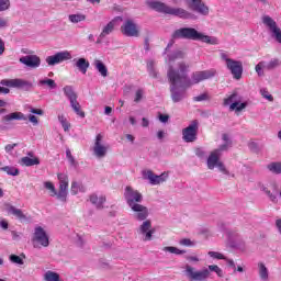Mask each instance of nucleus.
Returning <instances> with one entry per match:
<instances>
[{
	"label": "nucleus",
	"instance_id": "obj_28",
	"mask_svg": "<svg viewBox=\"0 0 281 281\" xmlns=\"http://www.w3.org/2000/svg\"><path fill=\"white\" fill-rule=\"evenodd\" d=\"M75 67H77V69H79V71H81V74L85 75V74H87V70L89 69L90 64H89V60L81 57V58L76 60Z\"/></svg>",
	"mask_w": 281,
	"mask_h": 281
},
{
	"label": "nucleus",
	"instance_id": "obj_3",
	"mask_svg": "<svg viewBox=\"0 0 281 281\" xmlns=\"http://www.w3.org/2000/svg\"><path fill=\"white\" fill-rule=\"evenodd\" d=\"M171 37L173 40L183 38L186 41H201L207 45H218V40H216V37H210V35H205L194 27L178 29L172 33Z\"/></svg>",
	"mask_w": 281,
	"mask_h": 281
},
{
	"label": "nucleus",
	"instance_id": "obj_16",
	"mask_svg": "<svg viewBox=\"0 0 281 281\" xmlns=\"http://www.w3.org/2000/svg\"><path fill=\"white\" fill-rule=\"evenodd\" d=\"M226 69H229L235 80H240L243 78V61L236 59L228 60Z\"/></svg>",
	"mask_w": 281,
	"mask_h": 281
},
{
	"label": "nucleus",
	"instance_id": "obj_18",
	"mask_svg": "<svg viewBox=\"0 0 281 281\" xmlns=\"http://www.w3.org/2000/svg\"><path fill=\"white\" fill-rule=\"evenodd\" d=\"M102 139H104V136H102V134H98L93 146V153L95 157H99V159L106 157V151L109 150L108 146L102 145Z\"/></svg>",
	"mask_w": 281,
	"mask_h": 281
},
{
	"label": "nucleus",
	"instance_id": "obj_34",
	"mask_svg": "<svg viewBox=\"0 0 281 281\" xmlns=\"http://www.w3.org/2000/svg\"><path fill=\"white\" fill-rule=\"evenodd\" d=\"M68 19L70 23H82V21H87V15L82 13L70 14Z\"/></svg>",
	"mask_w": 281,
	"mask_h": 281
},
{
	"label": "nucleus",
	"instance_id": "obj_15",
	"mask_svg": "<svg viewBox=\"0 0 281 281\" xmlns=\"http://www.w3.org/2000/svg\"><path fill=\"white\" fill-rule=\"evenodd\" d=\"M262 23L266 25V27H269L270 32H272L277 43H281V30L278 27V23H276L274 20L269 15H265L262 18Z\"/></svg>",
	"mask_w": 281,
	"mask_h": 281
},
{
	"label": "nucleus",
	"instance_id": "obj_63",
	"mask_svg": "<svg viewBox=\"0 0 281 281\" xmlns=\"http://www.w3.org/2000/svg\"><path fill=\"white\" fill-rule=\"evenodd\" d=\"M0 227L2 229H8V227H9L8 221H5V220L0 221Z\"/></svg>",
	"mask_w": 281,
	"mask_h": 281
},
{
	"label": "nucleus",
	"instance_id": "obj_7",
	"mask_svg": "<svg viewBox=\"0 0 281 281\" xmlns=\"http://www.w3.org/2000/svg\"><path fill=\"white\" fill-rule=\"evenodd\" d=\"M199 135V121L193 120L189 126L182 130V139L187 144L196 142V136Z\"/></svg>",
	"mask_w": 281,
	"mask_h": 281
},
{
	"label": "nucleus",
	"instance_id": "obj_52",
	"mask_svg": "<svg viewBox=\"0 0 281 281\" xmlns=\"http://www.w3.org/2000/svg\"><path fill=\"white\" fill-rule=\"evenodd\" d=\"M261 95L266 98V100H269V102H273V95L269 94V91L266 89L261 90Z\"/></svg>",
	"mask_w": 281,
	"mask_h": 281
},
{
	"label": "nucleus",
	"instance_id": "obj_41",
	"mask_svg": "<svg viewBox=\"0 0 281 281\" xmlns=\"http://www.w3.org/2000/svg\"><path fill=\"white\" fill-rule=\"evenodd\" d=\"M276 67H280V59H271L268 64L265 63V69L271 71V69H276Z\"/></svg>",
	"mask_w": 281,
	"mask_h": 281
},
{
	"label": "nucleus",
	"instance_id": "obj_47",
	"mask_svg": "<svg viewBox=\"0 0 281 281\" xmlns=\"http://www.w3.org/2000/svg\"><path fill=\"white\" fill-rule=\"evenodd\" d=\"M9 259L14 263V265H23V259L18 256V255H10Z\"/></svg>",
	"mask_w": 281,
	"mask_h": 281
},
{
	"label": "nucleus",
	"instance_id": "obj_43",
	"mask_svg": "<svg viewBox=\"0 0 281 281\" xmlns=\"http://www.w3.org/2000/svg\"><path fill=\"white\" fill-rule=\"evenodd\" d=\"M209 256L211 258H215V260H227V258L224 257L223 254L216 251H209Z\"/></svg>",
	"mask_w": 281,
	"mask_h": 281
},
{
	"label": "nucleus",
	"instance_id": "obj_64",
	"mask_svg": "<svg viewBox=\"0 0 281 281\" xmlns=\"http://www.w3.org/2000/svg\"><path fill=\"white\" fill-rule=\"evenodd\" d=\"M31 113H34V115H43V110H41V109H31Z\"/></svg>",
	"mask_w": 281,
	"mask_h": 281
},
{
	"label": "nucleus",
	"instance_id": "obj_21",
	"mask_svg": "<svg viewBox=\"0 0 281 281\" xmlns=\"http://www.w3.org/2000/svg\"><path fill=\"white\" fill-rule=\"evenodd\" d=\"M146 3L148 8H150L151 10H155V12H160L161 14H168V10L170 5L158 0H147Z\"/></svg>",
	"mask_w": 281,
	"mask_h": 281
},
{
	"label": "nucleus",
	"instance_id": "obj_2",
	"mask_svg": "<svg viewBox=\"0 0 281 281\" xmlns=\"http://www.w3.org/2000/svg\"><path fill=\"white\" fill-rule=\"evenodd\" d=\"M125 201L133 212H136L137 221H146L148 218V207L139 204L144 201V195L131 187L125 188Z\"/></svg>",
	"mask_w": 281,
	"mask_h": 281
},
{
	"label": "nucleus",
	"instance_id": "obj_30",
	"mask_svg": "<svg viewBox=\"0 0 281 281\" xmlns=\"http://www.w3.org/2000/svg\"><path fill=\"white\" fill-rule=\"evenodd\" d=\"M70 106L76 115L79 117H85V111H82V106L80 105V102H78V99L70 101Z\"/></svg>",
	"mask_w": 281,
	"mask_h": 281
},
{
	"label": "nucleus",
	"instance_id": "obj_11",
	"mask_svg": "<svg viewBox=\"0 0 281 281\" xmlns=\"http://www.w3.org/2000/svg\"><path fill=\"white\" fill-rule=\"evenodd\" d=\"M2 87H11L13 89H32V82L25 79H2L0 81Z\"/></svg>",
	"mask_w": 281,
	"mask_h": 281
},
{
	"label": "nucleus",
	"instance_id": "obj_37",
	"mask_svg": "<svg viewBox=\"0 0 281 281\" xmlns=\"http://www.w3.org/2000/svg\"><path fill=\"white\" fill-rule=\"evenodd\" d=\"M162 251H167L169 254H175L176 256H181L186 254V250H181L175 246H166L162 248Z\"/></svg>",
	"mask_w": 281,
	"mask_h": 281
},
{
	"label": "nucleus",
	"instance_id": "obj_25",
	"mask_svg": "<svg viewBox=\"0 0 281 281\" xmlns=\"http://www.w3.org/2000/svg\"><path fill=\"white\" fill-rule=\"evenodd\" d=\"M90 203H92V205H95L97 210H104V203H106V196L104 195L98 196V194L92 193L90 195Z\"/></svg>",
	"mask_w": 281,
	"mask_h": 281
},
{
	"label": "nucleus",
	"instance_id": "obj_6",
	"mask_svg": "<svg viewBox=\"0 0 281 281\" xmlns=\"http://www.w3.org/2000/svg\"><path fill=\"white\" fill-rule=\"evenodd\" d=\"M33 247H49V236L45 229L41 226L35 227L33 238H32Z\"/></svg>",
	"mask_w": 281,
	"mask_h": 281
},
{
	"label": "nucleus",
	"instance_id": "obj_42",
	"mask_svg": "<svg viewBox=\"0 0 281 281\" xmlns=\"http://www.w3.org/2000/svg\"><path fill=\"white\" fill-rule=\"evenodd\" d=\"M44 188H46V190H49L50 196H58V192H56V187L54 186L53 182L50 181L44 182Z\"/></svg>",
	"mask_w": 281,
	"mask_h": 281
},
{
	"label": "nucleus",
	"instance_id": "obj_40",
	"mask_svg": "<svg viewBox=\"0 0 281 281\" xmlns=\"http://www.w3.org/2000/svg\"><path fill=\"white\" fill-rule=\"evenodd\" d=\"M58 120H59L65 133H67L71 128V124L69 122H67V117H65V114L58 115Z\"/></svg>",
	"mask_w": 281,
	"mask_h": 281
},
{
	"label": "nucleus",
	"instance_id": "obj_60",
	"mask_svg": "<svg viewBox=\"0 0 281 281\" xmlns=\"http://www.w3.org/2000/svg\"><path fill=\"white\" fill-rule=\"evenodd\" d=\"M5 52V42L0 37V56H3Z\"/></svg>",
	"mask_w": 281,
	"mask_h": 281
},
{
	"label": "nucleus",
	"instance_id": "obj_51",
	"mask_svg": "<svg viewBox=\"0 0 281 281\" xmlns=\"http://www.w3.org/2000/svg\"><path fill=\"white\" fill-rule=\"evenodd\" d=\"M78 192H80V184H78V182L72 181L71 182V194L76 195L78 194Z\"/></svg>",
	"mask_w": 281,
	"mask_h": 281
},
{
	"label": "nucleus",
	"instance_id": "obj_4",
	"mask_svg": "<svg viewBox=\"0 0 281 281\" xmlns=\"http://www.w3.org/2000/svg\"><path fill=\"white\" fill-rule=\"evenodd\" d=\"M206 166L209 170H214L215 168H218L220 172L223 175H229V171L227 168H225V165L223 161H221V151L220 150H213L207 157Z\"/></svg>",
	"mask_w": 281,
	"mask_h": 281
},
{
	"label": "nucleus",
	"instance_id": "obj_1",
	"mask_svg": "<svg viewBox=\"0 0 281 281\" xmlns=\"http://www.w3.org/2000/svg\"><path fill=\"white\" fill-rule=\"evenodd\" d=\"M188 69L190 66L186 61L178 64V69L169 66L167 78L170 83V93L172 102H181L186 98V89L192 87L190 77H188Z\"/></svg>",
	"mask_w": 281,
	"mask_h": 281
},
{
	"label": "nucleus",
	"instance_id": "obj_13",
	"mask_svg": "<svg viewBox=\"0 0 281 281\" xmlns=\"http://www.w3.org/2000/svg\"><path fill=\"white\" fill-rule=\"evenodd\" d=\"M237 98H238V93L233 92L231 95L224 99V106H228V104H231L229 110L237 111V112H240L243 111V109H246L247 103L238 102Z\"/></svg>",
	"mask_w": 281,
	"mask_h": 281
},
{
	"label": "nucleus",
	"instance_id": "obj_27",
	"mask_svg": "<svg viewBox=\"0 0 281 281\" xmlns=\"http://www.w3.org/2000/svg\"><path fill=\"white\" fill-rule=\"evenodd\" d=\"M93 67L94 69H97V71H99V74H101L103 78H106V76H109V68H106V65H104L102 60L94 59Z\"/></svg>",
	"mask_w": 281,
	"mask_h": 281
},
{
	"label": "nucleus",
	"instance_id": "obj_50",
	"mask_svg": "<svg viewBox=\"0 0 281 281\" xmlns=\"http://www.w3.org/2000/svg\"><path fill=\"white\" fill-rule=\"evenodd\" d=\"M66 157L71 166H77L76 158H74V155H71V150H66Z\"/></svg>",
	"mask_w": 281,
	"mask_h": 281
},
{
	"label": "nucleus",
	"instance_id": "obj_31",
	"mask_svg": "<svg viewBox=\"0 0 281 281\" xmlns=\"http://www.w3.org/2000/svg\"><path fill=\"white\" fill-rule=\"evenodd\" d=\"M70 106L76 115L79 117H85V111H82V106L80 105V102H78V99L70 101Z\"/></svg>",
	"mask_w": 281,
	"mask_h": 281
},
{
	"label": "nucleus",
	"instance_id": "obj_36",
	"mask_svg": "<svg viewBox=\"0 0 281 281\" xmlns=\"http://www.w3.org/2000/svg\"><path fill=\"white\" fill-rule=\"evenodd\" d=\"M2 172H7V175H10L11 177H19V168L5 166L0 168Z\"/></svg>",
	"mask_w": 281,
	"mask_h": 281
},
{
	"label": "nucleus",
	"instance_id": "obj_32",
	"mask_svg": "<svg viewBox=\"0 0 281 281\" xmlns=\"http://www.w3.org/2000/svg\"><path fill=\"white\" fill-rule=\"evenodd\" d=\"M64 93H65L66 98H68L69 102H71L74 100H78V94L76 93V91H74V87H71V86H65Z\"/></svg>",
	"mask_w": 281,
	"mask_h": 281
},
{
	"label": "nucleus",
	"instance_id": "obj_54",
	"mask_svg": "<svg viewBox=\"0 0 281 281\" xmlns=\"http://www.w3.org/2000/svg\"><path fill=\"white\" fill-rule=\"evenodd\" d=\"M220 58L225 61L226 66L229 65V60H234V59L229 58V57L226 55V53H223V52L220 54Z\"/></svg>",
	"mask_w": 281,
	"mask_h": 281
},
{
	"label": "nucleus",
	"instance_id": "obj_48",
	"mask_svg": "<svg viewBox=\"0 0 281 281\" xmlns=\"http://www.w3.org/2000/svg\"><path fill=\"white\" fill-rule=\"evenodd\" d=\"M209 269L210 271H214L220 278H223V270L218 266H209Z\"/></svg>",
	"mask_w": 281,
	"mask_h": 281
},
{
	"label": "nucleus",
	"instance_id": "obj_8",
	"mask_svg": "<svg viewBox=\"0 0 281 281\" xmlns=\"http://www.w3.org/2000/svg\"><path fill=\"white\" fill-rule=\"evenodd\" d=\"M57 179L59 181V190L57 192L58 201L67 203V190L69 189V176L67 173H57Z\"/></svg>",
	"mask_w": 281,
	"mask_h": 281
},
{
	"label": "nucleus",
	"instance_id": "obj_57",
	"mask_svg": "<svg viewBox=\"0 0 281 281\" xmlns=\"http://www.w3.org/2000/svg\"><path fill=\"white\" fill-rule=\"evenodd\" d=\"M29 121L34 124V126H36L38 124V117H36V115H29Z\"/></svg>",
	"mask_w": 281,
	"mask_h": 281
},
{
	"label": "nucleus",
	"instance_id": "obj_5",
	"mask_svg": "<svg viewBox=\"0 0 281 281\" xmlns=\"http://www.w3.org/2000/svg\"><path fill=\"white\" fill-rule=\"evenodd\" d=\"M121 34L130 38H139V25H137V23H135L133 20L127 19L121 25Z\"/></svg>",
	"mask_w": 281,
	"mask_h": 281
},
{
	"label": "nucleus",
	"instance_id": "obj_38",
	"mask_svg": "<svg viewBox=\"0 0 281 281\" xmlns=\"http://www.w3.org/2000/svg\"><path fill=\"white\" fill-rule=\"evenodd\" d=\"M44 280L45 281H60V274H58L54 271H47L44 274Z\"/></svg>",
	"mask_w": 281,
	"mask_h": 281
},
{
	"label": "nucleus",
	"instance_id": "obj_12",
	"mask_svg": "<svg viewBox=\"0 0 281 281\" xmlns=\"http://www.w3.org/2000/svg\"><path fill=\"white\" fill-rule=\"evenodd\" d=\"M65 60H71V53L69 50L58 52L53 56L46 57V63L50 67H54V65H60V63H65Z\"/></svg>",
	"mask_w": 281,
	"mask_h": 281
},
{
	"label": "nucleus",
	"instance_id": "obj_9",
	"mask_svg": "<svg viewBox=\"0 0 281 281\" xmlns=\"http://www.w3.org/2000/svg\"><path fill=\"white\" fill-rule=\"evenodd\" d=\"M216 76V69L212 68L209 70L194 71L191 75V87L192 85H199V82H203V80H210Z\"/></svg>",
	"mask_w": 281,
	"mask_h": 281
},
{
	"label": "nucleus",
	"instance_id": "obj_26",
	"mask_svg": "<svg viewBox=\"0 0 281 281\" xmlns=\"http://www.w3.org/2000/svg\"><path fill=\"white\" fill-rule=\"evenodd\" d=\"M14 120L25 122V121H27V116H25V114H23V112H12L2 117V122H12Z\"/></svg>",
	"mask_w": 281,
	"mask_h": 281
},
{
	"label": "nucleus",
	"instance_id": "obj_62",
	"mask_svg": "<svg viewBox=\"0 0 281 281\" xmlns=\"http://www.w3.org/2000/svg\"><path fill=\"white\" fill-rule=\"evenodd\" d=\"M228 146L229 145L226 143L224 145H221L220 148L214 149V150H218L220 151V156H221V155H223V150H227Z\"/></svg>",
	"mask_w": 281,
	"mask_h": 281
},
{
	"label": "nucleus",
	"instance_id": "obj_39",
	"mask_svg": "<svg viewBox=\"0 0 281 281\" xmlns=\"http://www.w3.org/2000/svg\"><path fill=\"white\" fill-rule=\"evenodd\" d=\"M270 172L274 175H281V162H271L267 166Z\"/></svg>",
	"mask_w": 281,
	"mask_h": 281
},
{
	"label": "nucleus",
	"instance_id": "obj_61",
	"mask_svg": "<svg viewBox=\"0 0 281 281\" xmlns=\"http://www.w3.org/2000/svg\"><path fill=\"white\" fill-rule=\"evenodd\" d=\"M159 120H160V122H162V124H166V122H168V120H170V116L167 114H159Z\"/></svg>",
	"mask_w": 281,
	"mask_h": 281
},
{
	"label": "nucleus",
	"instance_id": "obj_59",
	"mask_svg": "<svg viewBox=\"0 0 281 281\" xmlns=\"http://www.w3.org/2000/svg\"><path fill=\"white\" fill-rule=\"evenodd\" d=\"M176 58H183V53L178 52L173 56L169 57L170 63L175 61Z\"/></svg>",
	"mask_w": 281,
	"mask_h": 281
},
{
	"label": "nucleus",
	"instance_id": "obj_53",
	"mask_svg": "<svg viewBox=\"0 0 281 281\" xmlns=\"http://www.w3.org/2000/svg\"><path fill=\"white\" fill-rule=\"evenodd\" d=\"M144 95V91L142 89H138L135 94L134 102H140L142 98Z\"/></svg>",
	"mask_w": 281,
	"mask_h": 281
},
{
	"label": "nucleus",
	"instance_id": "obj_22",
	"mask_svg": "<svg viewBox=\"0 0 281 281\" xmlns=\"http://www.w3.org/2000/svg\"><path fill=\"white\" fill-rule=\"evenodd\" d=\"M140 234H143L144 240H153V234L155 231L153 229V224L149 220L145 221L139 227Z\"/></svg>",
	"mask_w": 281,
	"mask_h": 281
},
{
	"label": "nucleus",
	"instance_id": "obj_58",
	"mask_svg": "<svg viewBox=\"0 0 281 281\" xmlns=\"http://www.w3.org/2000/svg\"><path fill=\"white\" fill-rule=\"evenodd\" d=\"M18 144H9L4 147L5 153H12L16 148Z\"/></svg>",
	"mask_w": 281,
	"mask_h": 281
},
{
	"label": "nucleus",
	"instance_id": "obj_23",
	"mask_svg": "<svg viewBox=\"0 0 281 281\" xmlns=\"http://www.w3.org/2000/svg\"><path fill=\"white\" fill-rule=\"evenodd\" d=\"M4 210L8 212V214H12L15 216V218H19V221H27V216L23 213V211L21 209H16L10 203L4 204Z\"/></svg>",
	"mask_w": 281,
	"mask_h": 281
},
{
	"label": "nucleus",
	"instance_id": "obj_24",
	"mask_svg": "<svg viewBox=\"0 0 281 281\" xmlns=\"http://www.w3.org/2000/svg\"><path fill=\"white\" fill-rule=\"evenodd\" d=\"M167 14L170 16H179V19H192V13L188 12L183 8L169 7Z\"/></svg>",
	"mask_w": 281,
	"mask_h": 281
},
{
	"label": "nucleus",
	"instance_id": "obj_29",
	"mask_svg": "<svg viewBox=\"0 0 281 281\" xmlns=\"http://www.w3.org/2000/svg\"><path fill=\"white\" fill-rule=\"evenodd\" d=\"M20 164L21 166H26V167L38 166L41 164V160L38 159V157L30 158L25 156L21 158Z\"/></svg>",
	"mask_w": 281,
	"mask_h": 281
},
{
	"label": "nucleus",
	"instance_id": "obj_20",
	"mask_svg": "<svg viewBox=\"0 0 281 281\" xmlns=\"http://www.w3.org/2000/svg\"><path fill=\"white\" fill-rule=\"evenodd\" d=\"M20 63L30 67V69H38L41 67V57L37 55H26L20 58Z\"/></svg>",
	"mask_w": 281,
	"mask_h": 281
},
{
	"label": "nucleus",
	"instance_id": "obj_55",
	"mask_svg": "<svg viewBox=\"0 0 281 281\" xmlns=\"http://www.w3.org/2000/svg\"><path fill=\"white\" fill-rule=\"evenodd\" d=\"M265 192L269 196L270 201H272V203H278V198L273 195V193H271L269 190H266Z\"/></svg>",
	"mask_w": 281,
	"mask_h": 281
},
{
	"label": "nucleus",
	"instance_id": "obj_33",
	"mask_svg": "<svg viewBox=\"0 0 281 281\" xmlns=\"http://www.w3.org/2000/svg\"><path fill=\"white\" fill-rule=\"evenodd\" d=\"M38 87H47L48 89H56L57 85L54 79L45 78L38 81Z\"/></svg>",
	"mask_w": 281,
	"mask_h": 281
},
{
	"label": "nucleus",
	"instance_id": "obj_35",
	"mask_svg": "<svg viewBox=\"0 0 281 281\" xmlns=\"http://www.w3.org/2000/svg\"><path fill=\"white\" fill-rule=\"evenodd\" d=\"M258 267H259V277L265 281L269 280V270L267 269V266H265V263L262 262H259Z\"/></svg>",
	"mask_w": 281,
	"mask_h": 281
},
{
	"label": "nucleus",
	"instance_id": "obj_19",
	"mask_svg": "<svg viewBox=\"0 0 281 281\" xmlns=\"http://www.w3.org/2000/svg\"><path fill=\"white\" fill-rule=\"evenodd\" d=\"M117 21H122V18L116 16L113 20H111L106 25L103 26L97 43H100L102 38H106L109 34H113V32H115V26L117 25Z\"/></svg>",
	"mask_w": 281,
	"mask_h": 281
},
{
	"label": "nucleus",
	"instance_id": "obj_46",
	"mask_svg": "<svg viewBox=\"0 0 281 281\" xmlns=\"http://www.w3.org/2000/svg\"><path fill=\"white\" fill-rule=\"evenodd\" d=\"M265 61H259L255 69H256V72L258 74V76H265V72L262 71V69H265Z\"/></svg>",
	"mask_w": 281,
	"mask_h": 281
},
{
	"label": "nucleus",
	"instance_id": "obj_44",
	"mask_svg": "<svg viewBox=\"0 0 281 281\" xmlns=\"http://www.w3.org/2000/svg\"><path fill=\"white\" fill-rule=\"evenodd\" d=\"M10 10V0H0V12Z\"/></svg>",
	"mask_w": 281,
	"mask_h": 281
},
{
	"label": "nucleus",
	"instance_id": "obj_10",
	"mask_svg": "<svg viewBox=\"0 0 281 281\" xmlns=\"http://www.w3.org/2000/svg\"><path fill=\"white\" fill-rule=\"evenodd\" d=\"M186 273L190 281H204L210 278V270L203 269V270H195L191 266H186Z\"/></svg>",
	"mask_w": 281,
	"mask_h": 281
},
{
	"label": "nucleus",
	"instance_id": "obj_14",
	"mask_svg": "<svg viewBox=\"0 0 281 281\" xmlns=\"http://www.w3.org/2000/svg\"><path fill=\"white\" fill-rule=\"evenodd\" d=\"M188 8L193 12H198L199 14H203V16H207L210 14V8L205 5L203 0H187Z\"/></svg>",
	"mask_w": 281,
	"mask_h": 281
},
{
	"label": "nucleus",
	"instance_id": "obj_45",
	"mask_svg": "<svg viewBox=\"0 0 281 281\" xmlns=\"http://www.w3.org/2000/svg\"><path fill=\"white\" fill-rule=\"evenodd\" d=\"M194 102H203L205 100H210V94L207 92H204L202 94H199L198 97L193 98Z\"/></svg>",
	"mask_w": 281,
	"mask_h": 281
},
{
	"label": "nucleus",
	"instance_id": "obj_17",
	"mask_svg": "<svg viewBox=\"0 0 281 281\" xmlns=\"http://www.w3.org/2000/svg\"><path fill=\"white\" fill-rule=\"evenodd\" d=\"M143 176L149 180L151 186H159L160 183H166L168 180V173L164 172L160 176L155 175L153 170H147L143 172Z\"/></svg>",
	"mask_w": 281,
	"mask_h": 281
},
{
	"label": "nucleus",
	"instance_id": "obj_56",
	"mask_svg": "<svg viewBox=\"0 0 281 281\" xmlns=\"http://www.w3.org/2000/svg\"><path fill=\"white\" fill-rule=\"evenodd\" d=\"M153 65H154L153 61H150V63L148 64L149 74H150V76H153V78H157V71H155V69H153Z\"/></svg>",
	"mask_w": 281,
	"mask_h": 281
},
{
	"label": "nucleus",
	"instance_id": "obj_49",
	"mask_svg": "<svg viewBox=\"0 0 281 281\" xmlns=\"http://www.w3.org/2000/svg\"><path fill=\"white\" fill-rule=\"evenodd\" d=\"M179 245H182V247H193L194 241H191L190 238H182L180 239Z\"/></svg>",
	"mask_w": 281,
	"mask_h": 281
}]
</instances>
